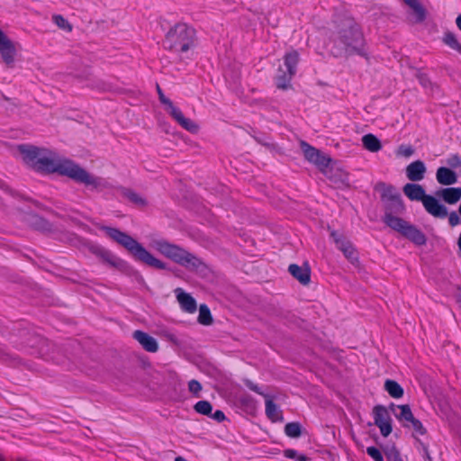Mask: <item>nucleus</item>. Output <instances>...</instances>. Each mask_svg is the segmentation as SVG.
<instances>
[{
    "label": "nucleus",
    "instance_id": "obj_33",
    "mask_svg": "<svg viewBox=\"0 0 461 461\" xmlns=\"http://www.w3.org/2000/svg\"><path fill=\"white\" fill-rule=\"evenodd\" d=\"M194 410L198 414L209 417L212 415V404L209 401L202 400L194 405Z\"/></svg>",
    "mask_w": 461,
    "mask_h": 461
},
{
    "label": "nucleus",
    "instance_id": "obj_9",
    "mask_svg": "<svg viewBox=\"0 0 461 461\" xmlns=\"http://www.w3.org/2000/svg\"><path fill=\"white\" fill-rule=\"evenodd\" d=\"M243 383L249 390L265 398L266 415L272 422L284 420L283 411L279 409V406L274 402L273 398L269 394L263 393L258 384H254L248 378L244 379Z\"/></svg>",
    "mask_w": 461,
    "mask_h": 461
},
{
    "label": "nucleus",
    "instance_id": "obj_14",
    "mask_svg": "<svg viewBox=\"0 0 461 461\" xmlns=\"http://www.w3.org/2000/svg\"><path fill=\"white\" fill-rule=\"evenodd\" d=\"M288 272L303 285H307L311 282V267L308 262H304L303 266L290 264L288 267Z\"/></svg>",
    "mask_w": 461,
    "mask_h": 461
},
{
    "label": "nucleus",
    "instance_id": "obj_29",
    "mask_svg": "<svg viewBox=\"0 0 461 461\" xmlns=\"http://www.w3.org/2000/svg\"><path fill=\"white\" fill-rule=\"evenodd\" d=\"M284 431L288 438H298L303 434L304 429L299 421H292L285 425Z\"/></svg>",
    "mask_w": 461,
    "mask_h": 461
},
{
    "label": "nucleus",
    "instance_id": "obj_3",
    "mask_svg": "<svg viewBox=\"0 0 461 461\" xmlns=\"http://www.w3.org/2000/svg\"><path fill=\"white\" fill-rule=\"evenodd\" d=\"M334 30L331 37L334 47L331 53L334 57L357 54L367 57L365 50V38L362 30L355 19L345 14H338L333 18Z\"/></svg>",
    "mask_w": 461,
    "mask_h": 461
},
{
    "label": "nucleus",
    "instance_id": "obj_38",
    "mask_svg": "<svg viewBox=\"0 0 461 461\" xmlns=\"http://www.w3.org/2000/svg\"><path fill=\"white\" fill-rule=\"evenodd\" d=\"M348 247L343 248V254L344 256L351 262L355 263L358 261V254L356 249L354 248L353 244L348 245Z\"/></svg>",
    "mask_w": 461,
    "mask_h": 461
},
{
    "label": "nucleus",
    "instance_id": "obj_21",
    "mask_svg": "<svg viewBox=\"0 0 461 461\" xmlns=\"http://www.w3.org/2000/svg\"><path fill=\"white\" fill-rule=\"evenodd\" d=\"M436 179L442 185H451L456 183L457 175L447 167H439L436 172Z\"/></svg>",
    "mask_w": 461,
    "mask_h": 461
},
{
    "label": "nucleus",
    "instance_id": "obj_23",
    "mask_svg": "<svg viewBox=\"0 0 461 461\" xmlns=\"http://www.w3.org/2000/svg\"><path fill=\"white\" fill-rule=\"evenodd\" d=\"M336 162L328 154L321 151L320 157L315 160L314 164L316 167L330 178H333L332 176L329 175L331 172L333 166Z\"/></svg>",
    "mask_w": 461,
    "mask_h": 461
},
{
    "label": "nucleus",
    "instance_id": "obj_50",
    "mask_svg": "<svg viewBox=\"0 0 461 461\" xmlns=\"http://www.w3.org/2000/svg\"><path fill=\"white\" fill-rule=\"evenodd\" d=\"M0 189H2L4 192H5L6 194H8L12 196L16 195V192L14 190H13L5 181H3L1 179H0Z\"/></svg>",
    "mask_w": 461,
    "mask_h": 461
},
{
    "label": "nucleus",
    "instance_id": "obj_35",
    "mask_svg": "<svg viewBox=\"0 0 461 461\" xmlns=\"http://www.w3.org/2000/svg\"><path fill=\"white\" fill-rule=\"evenodd\" d=\"M411 10L415 15V23H421L426 20L427 11L420 2L412 6Z\"/></svg>",
    "mask_w": 461,
    "mask_h": 461
},
{
    "label": "nucleus",
    "instance_id": "obj_12",
    "mask_svg": "<svg viewBox=\"0 0 461 461\" xmlns=\"http://www.w3.org/2000/svg\"><path fill=\"white\" fill-rule=\"evenodd\" d=\"M23 221L32 229L42 232L50 233L53 231V224L46 218L33 212H28L23 214Z\"/></svg>",
    "mask_w": 461,
    "mask_h": 461
},
{
    "label": "nucleus",
    "instance_id": "obj_8",
    "mask_svg": "<svg viewBox=\"0 0 461 461\" xmlns=\"http://www.w3.org/2000/svg\"><path fill=\"white\" fill-rule=\"evenodd\" d=\"M298 62L299 53L297 50H293L292 51L285 53L284 56L285 70L280 67L276 76L275 77V83L278 89L287 90L292 87L291 80L296 74Z\"/></svg>",
    "mask_w": 461,
    "mask_h": 461
},
{
    "label": "nucleus",
    "instance_id": "obj_11",
    "mask_svg": "<svg viewBox=\"0 0 461 461\" xmlns=\"http://www.w3.org/2000/svg\"><path fill=\"white\" fill-rule=\"evenodd\" d=\"M374 424L380 429L381 435L388 437L393 431L392 419L384 405H375L373 408Z\"/></svg>",
    "mask_w": 461,
    "mask_h": 461
},
{
    "label": "nucleus",
    "instance_id": "obj_28",
    "mask_svg": "<svg viewBox=\"0 0 461 461\" xmlns=\"http://www.w3.org/2000/svg\"><path fill=\"white\" fill-rule=\"evenodd\" d=\"M24 342L32 348H38V354L42 356L45 353L44 348L47 346L48 340L41 336L32 334Z\"/></svg>",
    "mask_w": 461,
    "mask_h": 461
},
{
    "label": "nucleus",
    "instance_id": "obj_39",
    "mask_svg": "<svg viewBox=\"0 0 461 461\" xmlns=\"http://www.w3.org/2000/svg\"><path fill=\"white\" fill-rule=\"evenodd\" d=\"M156 88H157V92H158V99H159L160 103L166 105L165 109L167 112L169 111L172 107L175 106L173 102L164 95V93L158 84H157Z\"/></svg>",
    "mask_w": 461,
    "mask_h": 461
},
{
    "label": "nucleus",
    "instance_id": "obj_31",
    "mask_svg": "<svg viewBox=\"0 0 461 461\" xmlns=\"http://www.w3.org/2000/svg\"><path fill=\"white\" fill-rule=\"evenodd\" d=\"M442 41L450 49L457 51L461 55V43L457 41L456 36L452 32L444 33Z\"/></svg>",
    "mask_w": 461,
    "mask_h": 461
},
{
    "label": "nucleus",
    "instance_id": "obj_42",
    "mask_svg": "<svg viewBox=\"0 0 461 461\" xmlns=\"http://www.w3.org/2000/svg\"><path fill=\"white\" fill-rule=\"evenodd\" d=\"M446 162L451 169L461 167V157L458 154L450 155Z\"/></svg>",
    "mask_w": 461,
    "mask_h": 461
},
{
    "label": "nucleus",
    "instance_id": "obj_7",
    "mask_svg": "<svg viewBox=\"0 0 461 461\" xmlns=\"http://www.w3.org/2000/svg\"><path fill=\"white\" fill-rule=\"evenodd\" d=\"M196 32L185 23H177L165 35L163 47L175 52L185 53L195 46Z\"/></svg>",
    "mask_w": 461,
    "mask_h": 461
},
{
    "label": "nucleus",
    "instance_id": "obj_5",
    "mask_svg": "<svg viewBox=\"0 0 461 461\" xmlns=\"http://www.w3.org/2000/svg\"><path fill=\"white\" fill-rule=\"evenodd\" d=\"M151 246L165 258L202 278H206L212 274V269L201 258L177 244L159 239L153 240Z\"/></svg>",
    "mask_w": 461,
    "mask_h": 461
},
{
    "label": "nucleus",
    "instance_id": "obj_20",
    "mask_svg": "<svg viewBox=\"0 0 461 461\" xmlns=\"http://www.w3.org/2000/svg\"><path fill=\"white\" fill-rule=\"evenodd\" d=\"M435 194L446 203L455 204L461 198L460 187H446L438 189Z\"/></svg>",
    "mask_w": 461,
    "mask_h": 461
},
{
    "label": "nucleus",
    "instance_id": "obj_18",
    "mask_svg": "<svg viewBox=\"0 0 461 461\" xmlns=\"http://www.w3.org/2000/svg\"><path fill=\"white\" fill-rule=\"evenodd\" d=\"M175 294L183 311L193 313L197 310L196 300L190 294L179 287L175 289Z\"/></svg>",
    "mask_w": 461,
    "mask_h": 461
},
{
    "label": "nucleus",
    "instance_id": "obj_56",
    "mask_svg": "<svg viewBox=\"0 0 461 461\" xmlns=\"http://www.w3.org/2000/svg\"><path fill=\"white\" fill-rule=\"evenodd\" d=\"M33 204H35L37 207H41V203L38 201L31 200Z\"/></svg>",
    "mask_w": 461,
    "mask_h": 461
},
{
    "label": "nucleus",
    "instance_id": "obj_34",
    "mask_svg": "<svg viewBox=\"0 0 461 461\" xmlns=\"http://www.w3.org/2000/svg\"><path fill=\"white\" fill-rule=\"evenodd\" d=\"M382 449L387 458V461H403L394 444L392 446L386 445L382 447Z\"/></svg>",
    "mask_w": 461,
    "mask_h": 461
},
{
    "label": "nucleus",
    "instance_id": "obj_32",
    "mask_svg": "<svg viewBox=\"0 0 461 461\" xmlns=\"http://www.w3.org/2000/svg\"><path fill=\"white\" fill-rule=\"evenodd\" d=\"M280 318L284 321L286 325L301 327L303 320L296 316L290 311H285L280 312Z\"/></svg>",
    "mask_w": 461,
    "mask_h": 461
},
{
    "label": "nucleus",
    "instance_id": "obj_57",
    "mask_svg": "<svg viewBox=\"0 0 461 461\" xmlns=\"http://www.w3.org/2000/svg\"><path fill=\"white\" fill-rule=\"evenodd\" d=\"M394 407H395V405H394L393 403H391V404H390V409H391L392 411H394Z\"/></svg>",
    "mask_w": 461,
    "mask_h": 461
},
{
    "label": "nucleus",
    "instance_id": "obj_10",
    "mask_svg": "<svg viewBox=\"0 0 461 461\" xmlns=\"http://www.w3.org/2000/svg\"><path fill=\"white\" fill-rule=\"evenodd\" d=\"M397 407L400 409V412H394V416L402 423V427L412 429L416 434L420 436L427 434L426 428L420 420L414 417L409 404H401Z\"/></svg>",
    "mask_w": 461,
    "mask_h": 461
},
{
    "label": "nucleus",
    "instance_id": "obj_13",
    "mask_svg": "<svg viewBox=\"0 0 461 461\" xmlns=\"http://www.w3.org/2000/svg\"><path fill=\"white\" fill-rule=\"evenodd\" d=\"M422 204L426 212L435 218L444 219L448 214L447 208L437 195L428 194Z\"/></svg>",
    "mask_w": 461,
    "mask_h": 461
},
{
    "label": "nucleus",
    "instance_id": "obj_51",
    "mask_svg": "<svg viewBox=\"0 0 461 461\" xmlns=\"http://www.w3.org/2000/svg\"><path fill=\"white\" fill-rule=\"evenodd\" d=\"M352 243L345 237L342 239L339 244H336V247L340 251H343V248L348 247V245H351Z\"/></svg>",
    "mask_w": 461,
    "mask_h": 461
},
{
    "label": "nucleus",
    "instance_id": "obj_22",
    "mask_svg": "<svg viewBox=\"0 0 461 461\" xmlns=\"http://www.w3.org/2000/svg\"><path fill=\"white\" fill-rule=\"evenodd\" d=\"M236 405L251 416H254L257 412V401L250 394H240L236 399Z\"/></svg>",
    "mask_w": 461,
    "mask_h": 461
},
{
    "label": "nucleus",
    "instance_id": "obj_36",
    "mask_svg": "<svg viewBox=\"0 0 461 461\" xmlns=\"http://www.w3.org/2000/svg\"><path fill=\"white\" fill-rule=\"evenodd\" d=\"M285 457L291 459H296L298 461H310L311 458L304 454H299L297 450L293 448H287L283 451Z\"/></svg>",
    "mask_w": 461,
    "mask_h": 461
},
{
    "label": "nucleus",
    "instance_id": "obj_4",
    "mask_svg": "<svg viewBox=\"0 0 461 461\" xmlns=\"http://www.w3.org/2000/svg\"><path fill=\"white\" fill-rule=\"evenodd\" d=\"M99 230L104 231L113 241L125 249L128 254L136 262L142 263L155 269L174 272L172 267H170L166 262L157 258L140 242L129 233L122 231L118 228L106 225L99 226Z\"/></svg>",
    "mask_w": 461,
    "mask_h": 461
},
{
    "label": "nucleus",
    "instance_id": "obj_48",
    "mask_svg": "<svg viewBox=\"0 0 461 461\" xmlns=\"http://www.w3.org/2000/svg\"><path fill=\"white\" fill-rule=\"evenodd\" d=\"M417 441L419 442L420 446L421 447V449L423 451V457H424L425 461H432L428 446L426 444H424L420 439L417 438Z\"/></svg>",
    "mask_w": 461,
    "mask_h": 461
},
{
    "label": "nucleus",
    "instance_id": "obj_52",
    "mask_svg": "<svg viewBox=\"0 0 461 461\" xmlns=\"http://www.w3.org/2000/svg\"><path fill=\"white\" fill-rule=\"evenodd\" d=\"M167 339L169 342H171L172 344L176 345V346H180L181 342L180 340L176 338V335L172 334V333H169V334H167Z\"/></svg>",
    "mask_w": 461,
    "mask_h": 461
},
{
    "label": "nucleus",
    "instance_id": "obj_45",
    "mask_svg": "<svg viewBox=\"0 0 461 461\" xmlns=\"http://www.w3.org/2000/svg\"><path fill=\"white\" fill-rule=\"evenodd\" d=\"M203 386L202 384L195 379H192L188 383V390L194 394L195 396H199V393L202 391Z\"/></svg>",
    "mask_w": 461,
    "mask_h": 461
},
{
    "label": "nucleus",
    "instance_id": "obj_27",
    "mask_svg": "<svg viewBox=\"0 0 461 461\" xmlns=\"http://www.w3.org/2000/svg\"><path fill=\"white\" fill-rule=\"evenodd\" d=\"M300 147L303 153L304 158L310 163L314 164L315 160L318 158V157H320V153L321 150L310 145L308 142L304 140L300 141Z\"/></svg>",
    "mask_w": 461,
    "mask_h": 461
},
{
    "label": "nucleus",
    "instance_id": "obj_47",
    "mask_svg": "<svg viewBox=\"0 0 461 461\" xmlns=\"http://www.w3.org/2000/svg\"><path fill=\"white\" fill-rule=\"evenodd\" d=\"M209 417L213 419L217 422H222L227 420L224 412L221 410H216L213 413L212 412V415H210Z\"/></svg>",
    "mask_w": 461,
    "mask_h": 461
},
{
    "label": "nucleus",
    "instance_id": "obj_25",
    "mask_svg": "<svg viewBox=\"0 0 461 461\" xmlns=\"http://www.w3.org/2000/svg\"><path fill=\"white\" fill-rule=\"evenodd\" d=\"M362 144L370 152H378L383 148L379 138L372 133H367L362 137Z\"/></svg>",
    "mask_w": 461,
    "mask_h": 461
},
{
    "label": "nucleus",
    "instance_id": "obj_1",
    "mask_svg": "<svg viewBox=\"0 0 461 461\" xmlns=\"http://www.w3.org/2000/svg\"><path fill=\"white\" fill-rule=\"evenodd\" d=\"M17 149L23 162L38 173L67 176L77 184L85 185L91 191L101 192L108 186L104 178L92 175L70 158L55 159L48 157L47 155L51 153L48 149L32 144H20Z\"/></svg>",
    "mask_w": 461,
    "mask_h": 461
},
{
    "label": "nucleus",
    "instance_id": "obj_49",
    "mask_svg": "<svg viewBox=\"0 0 461 461\" xmlns=\"http://www.w3.org/2000/svg\"><path fill=\"white\" fill-rule=\"evenodd\" d=\"M330 236L335 244H339V241L345 238V236L342 233H340L335 230H330Z\"/></svg>",
    "mask_w": 461,
    "mask_h": 461
},
{
    "label": "nucleus",
    "instance_id": "obj_54",
    "mask_svg": "<svg viewBox=\"0 0 461 461\" xmlns=\"http://www.w3.org/2000/svg\"><path fill=\"white\" fill-rule=\"evenodd\" d=\"M456 24L458 30L461 32V14L456 18Z\"/></svg>",
    "mask_w": 461,
    "mask_h": 461
},
{
    "label": "nucleus",
    "instance_id": "obj_46",
    "mask_svg": "<svg viewBox=\"0 0 461 461\" xmlns=\"http://www.w3.org/2000/svg\"><path fill=\"white\" fill-rule=\"evenodd\" d=\"M448 215V222L451 227H455L461 223V219L456 212H451Z\"/></svg>",
    "mask_w": 461,
    "mask_h": 461
},
{
    "label": "nucleus",
    "instance_id": "obj_44",
    "mask_svg": "<svg viewBox=\"0 0 461 461\" xmlns=\"http://www.w3.org/2000/svg\"><path fill=\"white\" fill-rule=\"evenodd\" d=\"M414 152H415V149H413V147L411 145L402 144L398 148L397 155H401V156L407 158V157H411V155H413Z\"/></svg>",
    "mask_w": 461,
    "mask_h": 461
},
{
    "label": "nucleus",
    "instance_id": "obj_55",
    "mask_svg": "<svg viewBox=\"0 0 461 461\" xmlns=\"http://www.w3.org/2000/svg\"><path fill=\"white\" fill-rule=\"evenodd\" d=\"M175 461H187V460L185 457L178 456L175 458Z\"/></svg>",
    "mask_w": 461,
    "mask_h": 461
},
{
    "label": "nucleus",
    "instance_id": "obj_6",
    "mask_svg": "<svg viewBox=\"0 0 461 461\" xmlns=\"http://www.w3.org/2000/svg\"><path fill=\"white\" fill-rule=\"evenodd\" d=\"M81 244L91 254L98 258L103 264L120 271L127 276L132 277L139 284L145 283L144 277L139 270H137L128 261L115 256L109 249L88 240H82Z\"/></svg>",
    "mask_w": 461,
    "mask_h": 461
},
{
    "label": "nucleus",
    "instance_id": "obj_26",
    "mask_svg": "<svg viewBox=\"0 0 461 461\" xmlns=\"http://www.w3.org/2000/svg\"><path fill=\"white\" fill-rule=\"evenodd\" d=\"M121 194L124 198L138 207H145L148 204L145 198L141 197L138 193L131 188L122 187Z\"/></svg>",
    "mask_w": 461,
    "mask_h": 461
},
{
    "label": "nucleus",
    "instance_id": "obj_43",
    "mask_svg": "<svg viewBox=\"0 0 461 461\" xmlns=\"http://www.w3.org/2000/svg\"><path fill=\"white\" fill-rule=\"evenodd\" d=\"M0 358L3 359L5 362H11V363H20L21 359L18 356L12 355L8 352H6L4 348L0 347Z\"/></svg>",
    "mask_w": 461,
    "mask_h": 461
},
{
    "label": "nucleus",
    "instance_id": "obj_2",
    "mask_svg": "<svg viewBox=\"0 0 461 461\" xmlns=\"http://www.w3.org/2000/svg\"><path fill=\"white\" fill-rule=\"evenodd\" d=\"M375 189L381 191L380 199L384 210L383 222L414 245H425L428 240L426 235L416 225L402 218L406 213V206L396 188L384 182H379Z\"/></svg>",
    "mask_w": 461,
    "mask_h": 461
},
{
    "label": "nucleus",
    "instance_id": "obj_30",
    "mask_svg": "<svg viewBox=\"0 0 461 461\" xmlns=\"http://www.w3.org/2000/svg\"><path fill=\"white\" fill-rule=\"evenodd\" d=\"M197 321L200 324L204 326L211 325L213 322L211 311L205 303L201 304L199 307V315Z\"/></svg>",
    "mask_w": 461,
    "mask_h": 461
},
{
    "label": "nucleus",
    "instance_id": "obj_19",
    "mask_svg": "<svg viewBox=\"0 0 461 461\" xmlns=\"http://www.w3.org/2000/svg\"><path fill=\"white\" fill-rule=\"evenodd\" d=\"M403 194L411 201L423 202L428 194H426L425 188L417 183H407L402 187Z\"/></svg>",
    "mask_w": 461,
    "mask_h": 461
},
{
    "label": "nucleus",
    "instance_id": "obj_37",
    "mask_svg": "<svg viewBox=\"0 0 461 461\" xmlns=\"http://www.w3.org/2000/svg\"><path fill=\"white\" fill-rule=\"evenodd\" d=\"M52 19H53L54 23H56V25L59 28L66 30L68 32H71L72 31V25L62 15H60V14H54Z\"/></svg>",
    "mask_w": 461,
    "mask_h": 461
},
{
    "label": "nucleus",
    "instance_id": "obj_24",
    "mask_svg": "<svg viewBox=\"0 0 461 461\" xmlns=\"http://www.w3.org/2000/svg\"><path fill=\"white\" fill-rule=\"evenodd\" d=\"M384 389L394 399H400L404 394L403 387L395 380L386 379L384 384Z\"/></svg>",
    "mask_w": 461,
    "mask_h": 461
},
{
    "label": "nucleus",
    "instance_id": "obj_58",
    "mask_svg": "<svg viewBox=\"0 0 461 461\" xmlns=\"http://www.w3.org/2000/svg\"><path fill=\"white\" fill-rule=\"evenodd\" d=\"M458 212L461 215V202H460V205H459V208H458Z\"/></svg>",
    "mask_w": 461,
    "mask_h": 461
},
{
    "label": "nucleus",
    "instance_id": "obj_40",
    "mask_svg": "<svg viewBox=\"0 0 461 461\" xmlns=\"http://www.w3.org/2000/svg\"><path fill=\"white\" fill-rule=\"evenodd\" d=\"M367 455L372 457L375 461H384V456L382 451L374 446L368 447L366 448Z\"/></svg>",
    "mask_w": 461,
    "mask_h": 461
},
{
    "label": "nucleus",
    "instance_id": "obj_59",
    "mask_svg": "<svg viewBox=\"0 0 461 461\" xmlns=\"http://www.w3.org/2000/svg\"><path fill=\"white\" fill-rule=\"evenodd\" d=\"M460 189H461V187H460Z\"/></svg>",
    "mask_w": 461,
    "mask_h": 461
},
{
    "label": "nucleus",
    "instance_id": "obj_17",
    "mask_svg": "<svg viewBox=\"0 0 461 461\" xmlns=\"http://www.w3.org/2000/svg\"><path fill=\"white\" fill-rule=\"evenodd\" d=\"M426 166L422 160H415L410 163L405 169L407 178L411 182L421 181L426 173Z\"/></svg>",
    "mask_w": 461,
    "mask_h": 461
},
{
    "label": "nucleus",
    "instance_id": "obj_53",
    "mask_svg": "<svg viewBox=\"0 0 461 461\" xmlns=\"http://www.w3.org/2000/svg\"><path fill=\"white\" fill-rule=\"evenodd\" d=\"M402 2L410 6L411 8L414 6L419 1L418 0H402Z\"/></svg>",
    "mask_w": 461,
    "mask_h": 461
},
{
    "label": "nucleus",
    "instance_id": "obj_41",
    "mask_svg": "<svg viewBox=\"0 0 461 461\" xmlns=\"http://www.w3.org/2000/svg\"><path fill=\"white\" fill-rule=\"evenodd\" d=\"M415 77H417V79L419 80L420 84L427 88V87H429L431 86V81L429 77V76L425 73H422L420 69L416 68V74H415Z\"/></svg>",
    "mask_w": 461,
    "mask_h": 461
},
{
    "label": "nucleus",
    "instance_id": "obj_16",
    "mask_svg": "<svg viewBox=\"0 0 461 461\" xmlns=\"http://www.w3.org/2000/svg\"><path fill=\"white\" fill-rule=\"evenodd\" d=\"M132 338L136 339L148 352L155 353L158 350V343L157 339L149 333L137 330L133 332Z\"/></svg>",
    "mask_w": 461,
    "mask_h": 461
},
{
    "label": "nucleus",
    "instance_id": "obj_15",
    "mask_svg": "<svg viewBox=\"0 0 461 461\" xmlns=\"http://www.w3.org/2000/svg\"><path fill=\"white\" fill-rule=\"evenodd\" d=\"M167 113H169L170 116L176 120L182 128L188 131L189 132L196 133L199 131L198 124L191 119L185 117L179 108L174 106Z\"/></svg>",
    "mask_w": 461,
    "mask_h": 461
}]
</instances>
